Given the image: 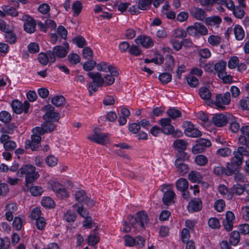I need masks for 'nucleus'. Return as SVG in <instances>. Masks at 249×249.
I'll list each match as a JSON object with an SVG mask.
<instances>
[{
  "instance_id": "nucleus-1",
  "label": "nucleus",
  "mask_w": 249,
  "mask_h": 249,
  "mask_svg": "<svg viewBox=\"0 0 249 249\" xmlns=\"http://www.w3.org/2000/svg\"><path fill=\"white\" fill-rule=\"evenodd\" d=\"M128 221H124L123 223L122 230L124 232H129L131 231V227L136 230L145 229L148 225L149 219L144 212H140L137 213L136 217L131 215L128 216Z\"/></svg>"
},
{
  "instance_id": "nucleus-2",
  "label": "nucleus",
  "mask_w": 249,
  "mask_h": 249,
  "mask_svg": "<svg viewBox=\"0 0 249 249\" xmlns=\"http://www.w3.org/2000/svg\"><path fill=\"white\" fill-rule=\"evenodd\" d=\"M18 176L25 175V186L28 187V185L36 180L39 177V173L36 171V168L30 164H25L21 167L17 173Z\"/></svg>"
},
{
  "instance_id": "nucleus-3",
  "label": "nucleus",
  "mask_w": 249,
  "mask_h": 249,
  "mask_svg": "<svg viewBox=\"0 0 249 249\" xmlns=\"http://www.w3.org/2000/svg\"><path fill=\"white\" fill-rule=\"evenodd\" d=\"M89 77L92 79V82L89 83L88 89L89 95H92V92H96L99 87L103 86L105 81L104 78L108 77V74H105L102 76L98 72H90L88 73Z\"/></svg>"
},
{
  "instance_id": "nucleus-4",
  "label": "nucleus",
  "mask_w": 249,
  "mask_h": 249,
  "mask_svg": "<svg viewBox=\"0 0 249 249\" xmlns=\"http://www.w3.org/2000/svg\"><path fill=\"white\" fill-rule=\"evenodd\" d=\"M69 51V46L67 43L64 46L58 45L54 47L52 51H48L51 63H54L56 60V56L62 58H64Z\"/></svg>"
},
{
  "instance_id": "nucleus-5",
  "label": "nucleus",
  "mask_w": 249,
  "mask_h": 249,
  "mask_svg": "<svg viewBox=\"0 0 249 249\" xmlns=\"http://www.w3.org/2000/svg\"><path fill=\"white\" fill-rule=\"evenodd\" d=\"M87 138L90 141L100 144H105L108 141V134L101 132L99 128L95 127L93 133L89 135Z\"/></svg>"
},
{
  "instance_id": "nucleus-6",
  "label": "nucleus",
  "mask_w": 249,
  "mask_h": 249,
  "mask_svg": "<svg viewBox=\"0 0 249 249\" xmlns=\"http://www.w3.org/2000/svg\"><path fill=\"white\" fill-rule=\"evenodd\" d=\"M161 191L163 193L162 201L166 205H169L173 202L176 194L172 190V185L170 184H163L161 186Z\"/></svg>"
},
{
  "instance_id": "nucleus-7",
  "label": "nucleus",
  "mask_w": 249,
  "mask_h": 249,
  "mask_svg": "<svg viewBox=\"0 0 249 249\" xmlns=\"http://www.w3.org/2000/svg\"><path fill=\"white\" fill-rule=\"evenodd\" d=\"M187 33L194 36H196L198 34L201 36H206L208 34V31L206 27L201 23L196 22L193 25L187 28Z\"/></svg>"
},
{
  "instance_id": "nucleus-8",
  "label": "nucleus",
  "mask_w": 249,
  "mask_h": 249,
  "mask_svg": "<svg viewBox=\"0 0 249 249\" xmlns=\"http://www.w3.org/2000/svg\"><path fill=\"white\" fill-rule=\"evenodd\" d=\"M230 93L226 92L223 94H220L216 96L214 105L217 108L223 109L225 108V106L230 104Z\"/></svg>"
},
{
  "instance_id": "nucleus-9",
  "label": "nucleus",
  "mask_w": 249,
  "mask_h": 249,
  "mask_svg": "<svg viewBox=\"0 0 249 249\" xmlns=\"http://www.w3.org/2000/svg\"><path fill=\"white\" fill-rule=\"evenodd\" d=\"M55 128V125L51 122L45 121L40 127H36L33 129V133H38L42 135L45 133H49L53 131Z\"/></svg>"
},
{
  "instance_id": "nucleus-10",
  "label": "nucleus",
  "mask_w": 249,
  "mask_h": 249,
  "mask_svg": "<svg viewBox=\"0 0 249 249\" xmlns=\"http://www.w3.org/2000/svg\"><path fill=\"white\" fill-rule=\"evenodd\" d=\"M44 109L46 113L43 115V118L45 121L54 122L59 119L58 113L54 111V108L50 105L45 107Z\"/></svg>"
},
{
  "instance_id": "nucleus-11",
  "label": "nucleus",
  "mask_w": 249,
  "mask_h": 249,
  "mask_svg": "<svg viewBox=\"0 0 249 249\" xmlns=\"http://www.w3.org/2000/svg\"><path fill=\"white\" fill-rule=\"evenodd\" d=\"M34 134L31 136V141L27 140L25 142V148L26 149H31L32 150H36L39 146L41 141L40 135L38 133H33Z\"/></svg>"
},
{
  "instance_id": "nucleus-12",
  "label": "nucleus",
  "mask_w": 249,
  "mask_h": 249,
  "mask_svg": "<svg viewBox=\"0 0 249 249\" xmlns=\"http://www.w3.org/2000/svg\"><path fill=\"white\" fill-rule=\"evenodd\" d=\"M0 142L3 144V147L6 151L13 150L17 147L16 142L11 140L10 136L8 135H1Z\"/></svg>"
},
{
  "instance_id": "nucleus-13",
  "label": "nucleus",
  "mask_w": 249,
  "mask_h": 249,
  "mask_svg": "<svg viewBox=\"0 0 249 249\" xmlns=\"http://www.w3.org/2000/svg\"><path fill=\"white\" fill-rule=\"evenodd\" d=\"M240 131L242 134L238 137L239 143L249 148V125L242 126Z\"/></svg>"
},
{
  "instance_id": "nucleus-14",
  "label": "nucleus",
  "mask_w": 249,
  "mask_h": 249,
  "mask_svg": "<svg viewBox=\"0 0 249 249\" xmlns=\"http://www.w3.org/2000/svg\"><path fill=\"white\" fill-rule=\"evenodd\" d=\"M185 134L188 137H197L201 135V132L194 127V125L190 122H186L184 124Z\"/></svg>"
},
{
  "instance_id": "nucleus-15",
  "label": "nucleus",
  "mask_w": 249,
  "mask_h": 249,
  "mask_svg": "<svg viewBox=\"0 0 249 249\" xmlns=\"http://www.w3.org/2000/svg\"><path fill=\"white\" fill-rule=\"evenodd\" d=\"M229 115L223 114H215L212 118V121L217 127H222L228 123Z\"/></svg>"
},
{
  "instance_id": "nucleus-16",
  "label": "nucleus",
  "mask_w": 249,
  "mask_h": 249,
  "mask_svg": "<svg viewBox=\"0 0 249 249\" xmlns=\"http://www.w3.org/2000/svg\"><path fill=\"white\" fill-rule=\"evenodd\" d=\"M161 126L162 132L166 134H171L173 132L174 128L171 124V120L170 118H162L159 121Z\"/></svg>"
},
{
  "instance_id": "nucleus-17",
  "label": "nucleus",
  "mask_w": 249,
  "mask_h": 249,
  "mask_svg": "<svg viewBox=\"0 0 249 249\" xmlns=\"http://www.w3.org/2000/svg\"><path fill=\"white\" fill-rule=\"evenodd\" d=\"M25 21L24 23V30L28 33H33L36 31V23L35 20L30 17L25 16Z\"/></svg>"
},
{
  "instance_id": "nucleus-18",
  "label": "nucleus",
  "mask_w": 249,
  "mask_h": 249,
  "mask_svg": "<svg viewBox=\"0 0 249 249\" xmlns=\"http://www.w3.org/2000/svg\"><path fill=\"white\" fill-rule=\"evenodd\" d=\"M135 41L138 45H141L146 48H150L154 45L152 39L145 36H139L135 40Z\"/></svg>"
},
{
  "instance_id": "nucleus-19",
  "label": "nucleus",
  "mask_w": 249,
  "mask_h": 249,
  "mask_svg": "<svg viewBox=\"0 0 249 249\" xmlns=\"http://www.w3.org/2000/svg\"><path fill=\"white\" fill-rule=\"evenodd\" d=\"M202 207V202L199 198H195L190 201L187 206L188 211L191 213L200 211Z\"/></svg>"
},
{
  "instance_id": "nucleus-20",
  "label": "nucleus",
  "mask_w": 249,
  "mask_h": 249,
  "mask_svg": "<svg viewBox=\"0 0 249 249\" xmlns=\"http://www.w3.org/2000/svg\"><path fill=\"white\" fill-rule=\"evenodd\" d=\"M191 15L197 20H202L206 16L205 11L201 8L193 7L190 10Z\"/></svg>"
},
{
  "instance_id": "nucleus-21",
  "label": "nucleus",
  "mask_w": 249,
  "mask_h": 249,
  "mask_svg": "<svg viewBox=\"0 0 249 249\" xmlns=\"http://www.w3.org/2000/svg\"><path fill=\"white\" fill-rule=\"evenodd\" d=\"M228 123L230 124V129L234 133L240 130L239 124L237 122V118L231 114L229 115Z\"/></svg>"
},
{
  "instance_id": "nucleus-22",
  "label": "nucleus",
  "mask_w": 249,
  "mask_h": 249,
  "mask_svg": "<svg viewBox=\"0 0 249 249\" xmlns=\"http://www.w3.org/2000/svg\"><path fill=\"white\" fill-rule=\"evenodd\" d=\"M188 143L183 140L178 139L174 141L173 146L178 152L184 151L187 147Z\"/></svg>"
},
{
  "instance_id": "nucleus-23",
  "label": "nucleus",
  "mask_w": 249,
  "mask_h": 249,
  "mask_svg": "<svg viewBox=\"0 0 249 249\" xmlns=\"http://www.w3.org/2000/svg\"><path fill=\"white\" fill-rule=\"evenodd\" d=\"M240 166V165H237L233 163V160H231V162L227 163L225 175L228 176L232 175L235 173Z\"/></svg>"
},
{
  "instance_id": "nucleus-24",
  "label": "nucleus",
  "mask_w": 249,
  "mask_h": 249,
  "mask_svg": "<svg viewBox=\"0 0 249 249\" xmlns=\"http://www.w3.org/2000/svg\"><path fill=\"white\" fill-rule=\"evenodd\" d=\"M189 183L185 178H180L176 182V186L178 190L181 191L188 189Z\"/></svg>"
},
{
  "instance_id": "nucleus-25",
  "label": "nucleus",
  "mask_w": 249,
  "mask_h": 249,
  "mask_svg": "<svg viewBox=\"0 0 249 249\" xmlns=\"http://www.w3.org/2000/svg\"><path fill=\"white\" fill-rule=\"evenodd\" d=\"M177 171L181 176H184L189 171V168L187 164L184 163H175Z\"/></svg>"
},
{
  "instance_id": "nucleus-26",
  "label": "nucleus",
  "mask_w": 249,
  "mask_h": 249,
  "mask_svg": "<svg viewBox=\"0 0 249 249\" xmlns=\"http://www.w3.org/2000/svg\"><path fill=\"white\" fill-rule=\"evenodd\" d=\"M38 62L42 65L46 66L48 63H51L50 61V57L48 51L46 53H40L38 55Z\"/></svg>"
},
{
  "instance_id": "nucleus-27",
  "label": "nucleus",
  "mask_w": 249,
  "mask_h": 249,
  "mask_svg": "<svg viewBox=\"0 0 249 249\" xmlns=\"http://www.w3.org/2000/svg\"><path fill=\"white\" fill-rule=\"evenodd\" d=\"M188 178L192 182H199L202 179V176L199 172L192 171L189 173Z\"/></svg>"
},
{
  "instance_id": "nucleus-28",
  "label": "nucleus",
  "mask_w": 249,
  "mask_h": 249,
  "mask_svg": "<svg viewBox=\"0 0 249 249\" xmlns=\"http://www.w3.org/2000/svg\"><path fill=\"white\" fill-rule=\"evenodd\" d=\"M2 10L8 15L12 17H16L18 15V12L15 8L8 5H3L1 7Z\"/></svg>"
},
{
  "instance_id": "nucleus-29",
  "label": "nucleus",
  "mask_w": 249,
  "mask_h": 249,
  "mask_svg": "<svg viewBox=\"0 0 249 249\" xmlns=\"http://www.w3.org/2000/svg\"><path fill=\"white\" fill-rule=\"evenodd\" d=\"M218 192L228 199H231L233 197V194L229 191L228 188L224 185H220L218 188Z\"/></svg>"
},
{
  "instance_id": "nucleus-30",
  "label": "nucleus",
  "mask_w": 249,
  "mask_h": 249,
  "mask_svg": "<svg viewBox=\"0 0 249 249\" xmlns=\"http://www.w3.org/2000/svg\"><path fill=\"white\" fill-rule=\"evenodd\" d=\"M234 34L236 39L241 40L245 36L244 31L242 27L239 25H236L234 28Z\"/></svg>"
},
{
  "instance_id": "nucleus-31",
  "label": "nucleus",
  "mask_w": 249,
  "mask_h": 249,
  "mask_svg": "<svg viewBox=\"0 0 249 249\" xmlns=\"http://www.w3.org/2000/svg\"><path fill=\"white\" fill-rule=\"evenodd\" d=\"M176 157L175 163H183V161L189 160L190 156L188 153L182 151L178 152Z\"/></svg>"
},
{
  "instance_id": "nucleus-32",
  "label": "nucleus",
  "mask_w": 249,
  "mask_h": 249,
  "mask_svg": "<svg viewBox=\"0 0 249 249\" xmlns=\"http://www.w3.org/2000/svg\"><path fill=\"white\" fill-rule=\"evenodd\" d=\"M13 111L17 114H20L23 112V106L20 102L17 100H14L11 103Z\"/></svg>"
},
{
  "instance_id": "nucleus-33",
  "label": "nucleus",
  "mask_w": 249,
  "mask_h": 249,
  "mask_svg": "<svg viewBox=\"0 0 249 249\" xmlns=\"http://www.w3.org/2000/svg\"><path fill=\"white\" fill-rule=\"evenodd\" d=\"M199 94L201 98L205 100H209L211 97V93L206 87H202L199 90Z\"/></svg>"
},
{
  "instance_id": "nucleus-34",
  "label": "nucleus",
  "mask_w": 249,
  "mask_h": 249,
  "mask_svg": "<svg viewBox=\"0 0 249 249\" xmlns=\"http://www.w3.org/2000/svg\"><path fill=\"white\" fill-rule=\"evenodd\" d=\"M233 157L231 158L233 163L237 165H241L243 162V158L240 152L237 149L233 153Z\"/></svg>"
},
{
  "instance_id": "nucleus-35",
  "label": "nucleus",
  "mask_w": 249,
  "mask_h": 249,
  "mask_svg": "<svg viewBox=\"0 0 249 249\" xmlns=\"http://www.w3.org/2000/svg\"><path fill=\"white\" fill-rule=\"evenodd\" d=\"M65 102V98L61 95H56L51 99V103L57 107L62 106Z\"/></svg>"
},
{
  "instance_id": "nucleus-36",
  "label": "nucleus",
  "mask_w": 249,
  "mask_h": 249,
  "mask_svg": "<svg viewBox=\"0 0 249 249\" xmlns=\"http://www.w3.org/2000/svg\"><path fill=\"white\" fill-rule=\"evenodd\" d=\"M27 188L30 193L34 196L41 195L43 192L42 188L38 186H32L30 187L29 184L28 187Z\"/></svg>"
},
{
  "instance_id": "nucleus-37",
  "label": "nucleus",
  "mask_w": 249,
  "mask_h": 249,
  "mask_svg": "<svg viewBox=\"0 0 249 249\" xmlns=\"http://www.w3.org/2000/svg\"><path fill=\"white\" fill-rule=\"evenodd\" d=\"M240 239L239 232L233 231L231 232L229 241L231 245L236 246L239 242Z\"/></svg>"
},
{
  "instance_id": "nucleus-38",
  "label": "nucleus",
  "mask_w": 249,
  "mask_h": 249,
  "mask_svg": "<svg viewBox=\"0 0 249 249\" xmlns=\"http://www.w3.org/2000/svg\"><path fill=\"white\" fill-rule=\"evenodd\" d=\"M153 0H139L138 3V8L142 10H146L151 5Z\"/></svg>"
},
{
  "instance_id": "nucleus-39",
  "label": "nucleus",
  "mask_w": 249,
  "mask_h": 249,
  "mask_svg": "<svg viewBox=\"0 0 249 249\" xmlns=\"http://www.w3.org/2000/svg\"><path fill=\"white\" fill-rule=\"evenodd\" d=\"M187 31H185L183 29L178 28L175 29L173 32V36L172 38H181L186 37L187 35Z\"/></svg>"
},
{
  "instance_id": "nucleus-40",
  "label": "nucleus",
  "mask_w": 249,
  "mask_h": 249,
  "mask_svg": "<svg viewBox=\"0 0 249 249\" xmlns=\"http://www.w3.org/2000/svg\"><path fill=\"white\" fill-rule=\"evenodd\" d=\"M221 38L219 36L211 35L208 38V43L214 46L219 45L221 42Z\"/></svg>"
},
{
  "instance_id": "nucleus-41",
  "label": "nucleus",
  "mask_w": 249,
  "mask_h": 249,
  "mask_svg": "<svg viewBox=\"0 0 249 249\" xmlns=\"http://www.w3.org/2000/svg\"><path fill=\"white\" fill-rule=\"evenodd\" d=\"M215 3L224 5L229 10H232L233 8V1L231 0H215Z\"/></svg>"
},
{
  "instance_id": "nucleus-42",
  "label": "nucleus",
  "mask_w": 249,
  "mask_h": 249,
  "mask_svg": "<svg viewBox=\"0 0 249 249\" xmlns=\"http://www.w3.org/2000/svg\"><path fill=\"white\" fill-rule=\"evenodd\" d=\"M226 67V62L224 61H219L215 64L214 68L217 72L218 76H219V74L225 72Z\"/></svg>"
},
{
  "instance_id": "nucleus-43",
  "label": "nucleus",
  "mask_w": 249,
  "mask_h": 249,
  "mask_svg": "<svg viewBox=\"0 0 249 249\" xmlns=\"http://www.w3.org/2000/svg\"><path fill=\"white\" fill-rule=\"evenodd\" d=\"M42 205L46 208H53L54 206V201L50 197H43L41 200Z\"/></svg>"
},
{
  "instance_id": "nucleus-44",
  "label": "nucleus",
  "mask_w": 249,
  "mask_h": 249,
  "mask_svg": "<svg viewBox=\"0 0 249 249\" xmlns=\"http://www.w3.org/2000/svg\"><path fill=\"white\" fill-rule=\"evenodd\" d=\"M129 4L128 2L123 3L120 1H116L114 3L113 7L117 8L119 11L123 13L127 9Z\"/></svg>"
},
{
  "instance_id": "nucleus-45",
  "label": "nucleus",
  "mask_w": 249,
  "mask_h": 249,
  "mask_svg": "<svg viewBox=\"0 0 249 249\" xmlns=\"http://www.w3.org/2000/svg\"><path fill=\"white\" fill-rule=\"evenodd\" d=\"M167 113L168 116L173 119L180 117L181 115L180 111L175 108H171L168 109Z\"/></svg>"
},
{
  "instance_id": "nucleus-46",
  "label": "nucleus",
  "mask_w": 249,
  "mask_h": 249,
  "mask_svg": "<svg viewBox=\"0 0 249 249\" xmlns=\"http://www.w3.org/2000/svg\"><path fill=\"white\" fill-rule=\"evenodd\" d=\"M230 10L232 11L235 17L238 18H242L244 16V11L241 8L238 6L235 7L234 3L233 9Z\"/></svg>"
},
{
  "instance_id": "nucleus-47",
  "label": "nucleus",
  "mask_w": 249,
  "mask_h": 249,
  "mask_svg": "<svg viewBox=\"0 0 249 249\" xmlns=\"http://www.w3.org/2000/svg\"><path fill=\"white\" fill-rule=\"evenodd\" d=\"M195 161L198 165L204 166L207 163L208 159L206 156L199 155L196 157Z\"/></svg>"
},
{
  "instance_id": "nucleus-48",
  "label": "nucleus",
  "mask_w": 249,
  "mask_h": 249,
  "mask_svg": "<svg viewBox=\"0 0 249 249\" xmlns=\"http://www.w3.org/2000/svg\"><path fill=\"white\" fill-rule=\"evenodd\" d=\"M63 219L68 222H72L76 219V214L74 213L69 210L64 213Z\"/></svg>"
},
{
  "instance_id": "nucleus-49",
  "label": "nucleus",
  "mask_w": 249,
  "mask_h": 249,
  "mask_svg": "<svg viewBox=\"0 0 249 249\" xmlns=\"http://www.w3.org/2000/svg\"><path fill=\"white\" fill-rule=\"evenodd\" d=\"M221 22V19L218 17L208 18L206 19V23L211 26L219 24Z\"/></svg>"
},
{
  "instance_id": "nucleus-50",
  "label": "nucleus",
  "mask_w": 249,
  "mask_h": 249,
  "mask_svg": "<svg viewBox=\"0 0 249 249\" xmlns=\"http://www.w3.org/2000/svg\"><path fill=\"white\" fill-rule=\"evenodd\" d=\"M159 79L163 84L169 83L172 80V75L169 73H162L160 74Z\"/></svg>"
},
{
  "instance_id": "nucleus-51",
  "label": "nucleus",
  "mask_w": 249,
  "mask_h": 249,
  "mask_svg": "<svg viewBox=\"0 0 249 249\" xmlns=\"http://www.w3.org/2000/svg\"><path fill=\"white\" fill-rule=\"evenodd\" d=\"M208 225L213 229H218L220 227L219 220L215 217L210 218L208 221Z\"/></svg>"
},
{
  "instance_id": "nucleus-52",
  "label": "nucleus",
  "mask_w": 249,
  "mask_h": 249,
  "mask_svg": "<svg viewBox=\"0 0 249 249\" xmlns=\"http://www.w3.org/2000/svg\"><path fill=\"white\" fill-rule=\"evenodd\" d=\"M69 62L73 65L77 64L80 61V56L76 53H70L68 56Z\"/></svg>"
},
{
  "instance_id": "nucleus-53",
  "label": "nucleus",
  "mask_w": 249,
  "mask_h": 249,
  "mask_svg": "<svg viewBox=\"0 0 249 249\" xmlns=\"http://www.w3.org/2000/svg\"><path fill=\"white\" fill-rule=\"evenodd\" d=\"M99 237L96 233L90 234L88 237V244L89 246H93L99 242Z\"/></svg>"
},
{
  "instance_id": "nucleus-54",
  "label": "nucleus",
  "mask_w": 249,
  "mask_h": 249,
  "mask_svg": "<svg viewBox=\"0 0 249 249\" xmlns=\"http://www.w3.org/2000/svg\"><path fill=\"white\" fill-rule=\"evenodd\" d=\"M166 70L167 71L172 70L174 66V59L173 56L171 55H167L166 57Z\"/></svg>"
},
{
  "instance_id": "nucleus-55",
  "label": "nucleus",
  "mask_w": 249,
  "mask_h": 249,
  "mask_svg": "<svg viewBox=\"0 0 249 249\" xmlns=\"http://www.w3.org/2000/svg\"><path fill=\"white\" fill-rule=\"evenodd\" d=\"M5 33V39L7 42L10 44L14 43L16 41L17 37L14 33L12 32H10L9 30Z\"/></svg>"
},
{
  "instance_id": "nucleus-56",
  "label": "nucleus",
  "mask_w": 249,
  "mask_h": 249,
  "mask_svg": "<svg viewBox=\"0 0 249 249\" xmlns=\"http://www.w3.org/2000/svg\"><path fill=\"white\" fill-rule=\"evenodd\" d=\"M214 206L216 211L221 212L225 208V203L223 199H218L215 202Z\"/></svg>"
},
{
  "instance_id": "nucleus-57",
  "label": "nucleus",
  "mask_w": 249,
  "mask_h": 249,
  "mask_svg": "<svg viewBox=\"0 0 249 249\" xmlns=\"http://www.w3.org/2000/svg\"><path fill=\"white\" fill-rule=\"evenodd\" d=\"M95 66H96V61L91 60L84 63L83 64V69L86 71H90L94 69Z\"/></svg>"
},
{
  "instance_id": "nucleus-58",
  "label": "nucleus",
  "mask_w": 249,
  "mask_h": 249,
  "mask_svg": "<svg viewBox=\"0 0 249 249\" xmlns=\"http://www.w3.org/2000/svg\"><path fill=\"white\" fill-rule=\"evenodd\" d=\"M75 199L79 202L84 203L85 200V192L83 190L77 191L74 195Z\"/></svg>"
},
{
  "instance_id": "nucleus-59",
  "label": "nucleus",
  "mask_w": 249,
  "mask_h": 249,
  "mask_svg": "<svg viewBox=\"0 0 249 249\" xmlns=\"http://www.w3.org/2000/svg\"><path fill=\"white\" fill-rule=\"evenodd\" d=\"M45 161L49 166L53 167L57 164L58 160L54 156L50 155L46 158Z\"/></svg>"
},
{
  "instance_id": "nucleus-60",
  "label": "nucleus",
  "mask_w": 249,
  "mask_h": 249,
  "mask_svg": "<svg viewBox=\"0 0 249 249\" xmlns=\"http://www.w3.org/2000/svg\"><path fill=\"white\" fill-rule=\"evenodd\" d=\"M96 68L98 71L107 72L109 71V65L105 62H101L96 65Z\"/></svg>"
},
{
  "instance_id": "nucleus-61",
  "label": "nucleus",
  "mask_w": 249,
  "mask_h": 249,
  "mask_svg": "<svg viewBox=\"0 0 249 249\" xmlns=\"http://www.w3.org/2000/svg\"><path fill=\"white\" fill-rule=\"evenodd\" d=\"M72 8L74 11V16H77L81 12L82 5L80 1H76L72 4Z\"/></svg>"
},
{
  "instance_id": "nucleus-62",
  "label": "nucleus",
  "mask_w": 249,
  "mask_h": 249,
  "mask_svg": "<svg viewBox=\"0 0 249 249\" xmlns=\"http://www.w3.org/2000/svg\"><path fill=\"white\" fill-rule=\"evenodd\" d=\"M186 80L188 84L194 88L196 87L199 83L198 79L193 75H189L186 77Z\"/></svg>"
},
{
  "instance_id": "nucleus-63",
  "label": "nucleus",
  "mask_w": 249,
  "mask_h": 249,
  "mask_svg": "<svg viewBox=\"0 0 249 249\" xmlns=\"http://www.w3.org/2000/svg\"><path fill=\"white\" fill-rule=\"evenodd\" d=\"M239 62V59L237 56H232L230 58L228 61V67L232 69L237 67Z\"/></svg>"
},
{
  "instance_id": "nucleus-64",
  "label": "nucleus",
  "mask_w": 249,
  "mask_h": 249,
  "mask_svg": "<svg viewBox=\"0 0 249 249\" xmlns=\"http://www.w3.org/2000/svg\"><path fill=\"white\" fill-rule=\"evenodd\" d=\"M11 119L10 113L6 111H3L0 112V120L3 123L9 122Z\"/></svg>"
}]
</instances>
